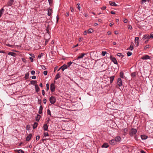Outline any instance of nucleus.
Wrapping results in <instances>:
<instances>
[{
    "instance_id": "f257e3e1",
    "label": "nucleus",
    "mask_w": 153,
    "mask_h": 153,
    "mask_svg": "<svg viewBox=\"0 0 153 153\" xmlns=\"http://www.w3.org/2000/svg\"><path fill=\"white\" fill-rule=\"evenodd\" d=\"M85 54L82 53L78 56L76 59L74 60L73 61L76 63H80V59L82 58L85 56Z\"/></svg>"
},
{
    "instance_id": "f03ea898",
    "label": "nucleus",
    "mask_w": 153,
    "mask_h": 153,
    "mask_svg": "<svg viewBox=\"0 0 153 153\" xmlns=\"http://www.w3.org/2000/svg\"><path fill=\"white\" fill-rule=\"evenodd\" d=\"M137 130L135 128H132L130 131L129 134L131 136H132L137 132Z\"/></svg>"
},
{
    "instance_id": "7ed1b4c3",
    "label": "nucleus",
    "mask_w": 153,
    "mask_h": 153,
    "mask_svg": "<svg viewBox=\"0 0 153 153\" xmlns=\"http://www.w3.org/2000/svg\"><path fill=\"white\" fill-rule=\"evenodd\" d=\"M50 101L51 103L53 104L55 102L56 99L54 97L51 96L50 98Z\"/></svg>"
},
{
    "instance_id": "20e7f679",
    "label": "nucleus",
    "mask_w": 153,
    "mask_h": 153,
    "mask_svg": "<svg viewBox=\"0 0 153 153\" xmlns=\"http://www.w3.org/2000/svg\"><path fill=\"white\" fill-rule=\"evenodd\" d=\"M117 84L119 86H121L122 85V81L120 78H118L117 80Z\"/></svg>"
},
{
    "instance_id": "39448f33",
    "label": "nucleus",
    "mask_w": 153,
    "mask_h": 153,
    "mask_svg": "<svg viewBox=\"0 0 153 153\" xmlns=\"http://www.w3.org/2000/svg\"><path fill=\"white\" fill-rule=\"evenodd\" d=\"M50 89L51 92H54L55 90V87L54 84L52 83L50 85Z\"/></svg>"
},
{
    "instance_id": "423d86ee",
    "label": "nucleus",
    "mask_w": 153,
    "mask_h": 153,
    "mask_svg": "<svg viewBox=\"0 0 153 153\" xmlns=\"http://www.w3.org/2000/svg\"><path fill=\"white\" fill-rule=\"evenodd\" d=\"M111 60L115 64H117V62L116 59L114 57H113L111 56H110Z\"/></svg>"
},
{
    "instance_id": "0eeeda50",
    "label": "nucleus",
    "mask_w": 153,
    "mask_h": 153,
    "mask_svg": "<svg viewBox=\"0 0 153 153\" xmlns=\"http://www.w3.org/2000/svg\"><path fill=\"white\" fill-rule=\"evenodd\" d=\"M109 143L111 145H114L116 144V142L114 139H112L111 140H110Z\"/></svg>"
},
{
    "instance_id": "6e6552de",
    "label": "nucleus",
    "mask_w": 153,
    "mask_h": 153,
    "mask_svg": "<svg viewBox=\"0 0 153 153\" xmlns=\"http://www.w3.org/2000/svg\"><path fill=\"white\" fill-rule=\"evenodd\" d=\"M114 139L116 142H120L121 140V139L120 137L118 136L115 137Z\"/></svg>"
},
{
    "instance_id": "1a4fd4ad",
    "label": "nucleus",
    "mask_w": 153,
    "mask_h": 153,
    "mask_svg": "<svg viewBox=\"0 0 153 153\" xmlns=\"http://www.w3.org/2000/svg\"><path fill=\"white\" fill-rule=\"evenodd\" d=\"M13 0H10L7 3V6H10L13 4Z\"/></svg>"
},
{
    "instance_id": "9d476101",
    "label": "nucleus",
    "mask_w": 153,
    "mask_h": 153,
    "mask_svg": "<svg viewBox=\"0 0 153 153\" xmlns=\"http://www.w3.org/2000/svg\"><path fill=\"white\" fill-rule=\"evenodd\" d=\"M141 59L143 60L150 59V57L148 55H145V56H142Z\"/></svg>"
},
{
    "instance_id": "9b49d317",
    "label": "nucleus",
    "mask_w": 153,
    "mask_h": 153,
    "mask_svg": "<svg viewBox=\"0 0 153 153\" xmlns=\"http://www.w3.org/2000/svg\"><path fill=\"white\" fill-rule=\"evenodd\" d=\"M32 134H29L26 137V140L27 141H29L32 137Z\"/></svg>"
},
{
    "instance_id": "f8f14e48",
    "label": "nucleus",
    "mask_w": 153,
    "mask_h": 153,
    "mask_svg": "<svg viewBox=\"0 0 153 153\" xmlns=\"http://www.w3.org/2000/svg\"><path fill=\"white\" fill-rule=\"evenodd\" d=\"M61 68H62V71H64L65 69H66L67 68H68V66L67 65L65 64H64V65L61 66Z\"/></svg>"
},
{
    "instance_id": "ddd939ff",
    "label": "nucleus",
    "mask_w": 153,
    "mask_h": 153,
    "mask_svg": "<svg viewBox=\"0 0 153 153\" xmlns=\"http://www.w3.org/2000/svg\"><path fill=\"white\" fill-rule=\"evenodd\" d=\"M109 3L110 5H111L114 6H117V5L114 2L110 1L109 2Z\"/></svg>"
},
{
    "instance_id": "4468645a",
    "label": "nucleus",
    "mask_w": 153,
    "mask_h": 153,
    "mask_svg": "<svg viewBox=\"0 0 153 153\" xmlns=\"http://www.w3.org/2000/svg\"><path fill=\"white\" fill-rule=\"evenodd\" d=\"M8 55H11L13 56H15L16 55V54L14 52H10L8 53Z\"/></svg>"
},
{
    "instance_id": "2eb2a0df",
    "label": "nucleus",
    "mask_w": 153,
    "mask_h": 153,
    "mask_svg": "<svg viewBox=\"0 0 153 153\" xmlns=\"http://www.w3.org/2000/svg\"><path fill=\"white\" fill-rule=\"evenodd\" d=\"M35 86L36 91V92H38L39 90V87L38 85H35Z\"/></svg>"
},
{
    "instance_id": "dca6fc26",
    "label": "nucleus",
    "mask_w": 153,
    "mask_h": 153,
    "mask_svg": "<svg viewBox=\"0 0 153 153\" xmlns=\"http://www.w3.org/2000/svg\"><path fill=\"white\" fill-rule=\"evenodd\" d=\"M109 146V145L108 143H105L102 146V148H107Z\"/></svg>"
},
{
    "instance_id": "f3484780",
    "label": "nucleus",
    "mask_w": 153,
    "mask_h": 153,
    "mask_svg": "<svg viewBox=\"0 0 153 153\" xmlns=\"http://www.w3.org/2000/svg\"><path fill=\"white\" fill-rule=\"evenodd\" d=\"M48 15L49 16H50L52 13V10L50 8H49L48 9Z\"/></svg>"
},
{
    "instance_id": "a211bd4d",
    "label": "nucleus",
    "mask_w": 153,
    "mask_h": 153,
    "mask_svg": "<svg viewBox=\"0 0 153 153\" xmlns=\"http://www.w3.org/2000/svg\"><path fill=\"white\" fill-rule=\"evenodd\" d=\"M48 126L47 124H44L43 126V128L45 131H47Z\"/></svg>"
},
{
    "instance_id": "6ab92c4d",
    "label": "nucleus",
    "mask_w": 153,
    "mask_h": 153,
    "mask_svg": "<svg viewBox=\"0 0 153 153\" xmlns=\"http://www.w3.org/2000/svg\"><path fill=\"white\" fill-rule=\"evenodd\" d=\"M76 62H68L67 63V65H68V67H69L71 65V64H72V63H74V64H76V65H78V64H76Z\"/></svg>"
},
{
    "instance_id": "aec40b11",
    "label": "nucleus",
    "mask_w": 153,
    "mask_h": 153,
    "mask_svg": "<svg viewBox=\"0 0 153 153\" xmlns=\"http://www.w3.org/2000/svg\"><path fill=\"white\" fill-rule=\"evenodd\" d=\"M88 33H93L94 31L91 28H89L88 30Z\"/></svg>"
},
{
    "instance_id": "412c9836",
    "label": "nucleus",
    "mask_w": 153,
    "mask_h": 153,
    "mask_svg": "<svg viewBox=\"0 0 153 153\" xmlns=\"http://www.w3.org/2000/svg\"><path fill=\"white\" fill-rule=\"evenodd\" d=\"M40 116L39 114H38L36 118V121H39L40 118Z\"/></svg>"
},
{
    "instance_id": "4be33fe9",
    "label": "nucleus",
    "mask_w": 153,
    "mask_h": 153,
    "mask_svg": "<svg viewBox=\"0 0 153 153\" xmlns=\"http://www.w3.org/2000/svg\"><path fill=\"white\" fill-rule=\"evenodd\" d=\"M42 109L43 108L42 107V106H40L39 111V114H41L42 113Z\"/></svg>"
},
{
    "instance_id": "5701e85b",
    "label": "nucleus",
    "mask_w": 153,
    "mask_h": 153,
    "mask_svg": "<svg viewBox=\"0 0 153 153\" xmlns=\"http://www.w3.org/2000/svg\"><path fill=\"white\" fill-rule=\"evenodd\" d=\"M38 124L37 123L35 122L33 125V129L36 128L38 126Z\"/></svg>"
},
{
    "instance_id": "b1692460",
    "label": "nucleus",
    "mask_w": 153,
    "mask_h": 153,
    "mask_svg": "<svg viewBox=\"0 0 153 153\" xmlns=\"http://www.w3.org/2000/svg\"><path fill=\"white\" fill-rule=\"evenodd\" d=\"M141 137L142 140H145L147 138V137L145 135H141Z\"/></svg>"
},
{
    "instance_id": "393cba45",
    "label": "nucleus",
    "mask_w": 153,
    "mask_h": 153,
    "mask_svg": "<svg viewBox=\"0 0 153 153\" xmlns=\"http://www.w3.org/2000/svg\"><path fill=\"white\" fill-rule=\"evenodd\" d=\"M60 75H59V73H57V74L55 76V79H58L60 77Z\"/></svg>"
},
{
    "instance_id": "a878e982",
    "label": "nucleus",
    "mask_w": 153,
    "mask_h": 153,
    "mask_svg": "<svg viewBox=\"0 0 153 153\" xmlns=\"http://www.w3.org/2000/svg\"><path fill=\"white\" fill-rule=\"evenodd\" d=\"M114 77H115L114 76H111L110 77V83H112V82H113V81L114 80Z\"/></svg>"
},
{
    "instance_id": "bb28decb",
    "label": "nucleus",
    "mask_w": 153,
    "mask_h": 153,
    "mask_svg": "<svg viewBox=\"0 0 153 153\" xmlns=\"http://www.w3.org/2000/svg\"><path fill=\"white\" fill-rule=\"evenodd\" d=\"M4 9L3 8H2L0 10V18L3 12H4Z\"/></svg>"
},
{
    "instance_id": "cd10ccee",
    "label": "nucleus",
    "mask_w": 153,
    "mask_h": 153,
    "mask_svg": "<svg viewBox=\"0 0 153 153\" xmlns=\"http://www.w3.org/2000/svg\"><path fill=\"white\" fill-rule=\"evenodd\" d=\"M133 49V45L131 44L129 48H127V50H132Z\"/></svg>"
},
{
    "instance_id": "c85d7f7f",
    "label": "nucleus",
    "mask_w": 153,
    "mask_h": 153,
    "mask_svg": "<svg viewBox=\"0 0 153 153\" xmlns=\"http://www.w3.org/2000/svg\"><path fill=\"white\" fill-rule=\"evenodd\" d=\"M120 76L121 78H124V74L122 71L120 72Z\"/></svg>"
},
{
    "instance_id": "c756f323",
    "label": "nucleus",
    "mask_w": 153,
    "mask_h": 153,
    "mask_svg": "<svg viewBox=\"0 0 153 153\" xmlns=\"http://www.w3.org/2000/svg\"><path fill=\"white\" fill-rule=\"evenodd\" d=\"M29 73H26L25 74V79H27L28 78L29 76Z\"/></svg>"
},
{
    "instance_id": "7c9ffc66",
    "label": "nucleus",
    "mask_w": 153,
    "mask_h": 153,
    "mask_svg": "<svg viewBox=\"0 0 153 153\" xmlns=\"http://www.w3.org/2000/svg\"><path fill=\"white\" fill-rule=\"evenodd\" d=\"M37 82L36 81H35L34 80H32L30 82L31 84L32 85H34Z\"/></svg>"
},
{
    "instance_id": "2f4dec72",
    "label": "nucleus",
    "mask_w": 153,
    "mask_h": 153,
    "mask_svg": "<svg viewBox=\"0 0 153 153\" xmlns=\"http://www.w3.org/2000/svg\"><path fill=\"white\" fill-rule=\"evenodd\" d=\"M136 74L135 72H133L131 74V76L132 77H134L136 76Z\"/></svg>"
},
{
    "instance_id": "473e14b6",
    "label": "nucleus",
    "mask_w": 153,
    "mask_h": 153,
    "mask_svg": "<svg viewBox=\"0 0 153 153\" xmlns=\"http://www.w3.org/2000/svg\"><path fill=\"white\" fill-rule=\"evenodd\" d=\"M46 90L47 91H48L49 90V85L48 83H47L46 84Z\"/></svg>"
},
{
    "instance_id": "72a5a7b5",
    "label": "nucleus",
    "mask_w": 153,
    "mask_h": 153,
    "mask_svg": "<svg viewBox=\"0 0 153 153\" xmlns=\"http://www.w3.org/2000/svg\"><path fill=\"white\" fill-rule=\"evenodd\" d=\"M107 53V52L106 51H102V55L103 56H104Z\"/></svg>"
},
{
    "instance_id": "f704fd0d",
    "label": "nucleus",
    "mask_w": 153,
    "mask_h": 153,
    "mask_svg": "<svg viewBox=\"0 0 153 153\" xmlns=\"http://www.w3.org/2000/svg\"><path fill=\"white\" fill-rule=\"evenodd\" d=\"M17 151L18 153H24V152L21 149L18 150Z\"/></svg>"
},
{
    "instance_id": "c9c22d12",
    "label": "nucleus",
    "mask_w": 153,
    "mask_h": 153,
    "mask_svg": "<svg viewBox=\"0 0 153 153\" xmlns=\"http://www.w3.org/2000/svg\"><path fill=\"white\" fill-rule=\"evenodd\" d=\"M77 7L78 8L79 10H80V4L78 3L76 5Z\"/></svg>"
},
{
    "instance_id": "e433bc0d",
    "label": "nucleus",
    "mask_w": 153,
    "mask_h": 153,
    "mask_svg": "<svg viewBox=\"0 0 153 153\" xmlns=\"http://www.w3.org/2000/svg\"><path fill=\"white\" fill-rule=\"evenodd\" d=\"M117 55L118 56H122V57H123L124 56L121 53H118L117 54Z\"/></svg>"
},
{
    "instance_id": "4c0bfd02",
    "label": "nucleus",
    "mask_w": 153,
    "mask_h": 153,
    "mask_svg": "<svg viewBox=\"0 0 153 153\" xmlns=\"http://www.w3.org/2000/svg\"><path fill=\"white\" fill-rule=\"evenodd\" d=\"M132 54V53L130 52H128L127 53L128 56H129Z\"/></svg>"
},
{
    "instance_id": "58836bf2",
    "label": "nucleus",
    "mask_w": 153,
    "mask_h": 153,
    "mask_svg": "<svg viewBox=\"0 0 153 153\" xmlns=\"http://www.w3.org/2000/svg\"><path fill=\"white\" fill-rule=\"evenodd\" d=\"M44 136L45 137L48 136V134L47 132H45L44 133Z\"/></svg>"
},
{
    "instance_id": "ea45409f",
    "label": "nucleus",
    "mask_w": 153,
    "mask_h": 153,
    "mask_svg": "<svg viewBox=\"0 0 153 153\" xmlns=\"http://www.w3.org/2000/svg\"><path fill=\"white\" fill-rule=\"evenodd\" d=\"M47 114L51 116V111L49 109H48L47 110Z\"/></svg>"
},
{
    "instance_id": "a19ab883",
    "label": "nucleus",
    "mask_w": 153,
    "mask_h": 153,
    "mask_svg": "<svg viewBox=\"0 0 153 153\" xmlns=\"http://www.w3.org/2000/svg\"><path fill=\"white\" fill-rule=\"evenodd\" d=\"M48 71H45L43 72V74L45 75H46L47 74Z\"/></svg>"
},
{
    "instance_id": "79ce46f5",
    "label": "nucleus",
    "mask_w": 153,
    "mask_h": 153,
    "mask_svg": "<svg viewBox=\"0 0 153 153\" xmlns=\"http://www.w3.org/2000/svg\"><path fill=\"white\" fill-rule=\"evenodd\" d=\"M41 68L43 70H45L46 69V68H45V67L43 65H42L41 66Z\"/></svg>"
},
{
    "instance_id": "37998d69",
    "label": "nucleus",
    "mask_w": 153,
    "mask_h": 153,
    "mask_svg": "<svg viewBox=\"0 0 153 153\" xmlns=\"http://www.w3.org/2000/svg\"><path fill=\"white\" fill-rule=\"evenodd\" d=\"M88 33L87 30H85L83 32V34L84 35H86Z\"/></svg>"
},
{
    "instance_id": "c03bdc74",
    "label": "nucleus",
    "mask_w": 153,
    "mask_h": 153,
    "mask_svg": "<svg viewBox=\"0 0 153 153\" xmlns=\"http://www.w3.org/2000/svg\"><path fill=\"white\" fill-rule=\"evenodd\" d=\"M139 39V38L138 37H136L135 39V42H137V41H138Z\"/></svg>"
},
{
    "instance_id": "a18cd8bd",
    "label": "nucleus",
    "mask_w": 153,
    "mask_h": 153,
    "mask_svg": "<svg viewBox=\"0 0 153 153\" xmlns=\"http://www.w3.org/2000/svg\"><path fill=\"white\" fill-rule=\"evenodd\" d=\"M128 28L129 29L131 30L132 29V27L131 25H129L128 26Z\"/></svg>"
},
{
    "instance_id": "49530a36",
    "label": "nucleus",
    "mask_w": 153,
    "mask_h": 153,
    "mask_svg": "<svg viewBox=\"0 0 153 153\" xmlns=\"http://www.w3.org/2000/svg\"><path fill=\"white\" fill-rule=\"evenodd\" d=\"M44 103L45 104L46 102V100L45 99H44L43 100Z\"/></svg>"
},
{
    "instance_id": "de8ad7c7",
    "label": "nucleus",
    "mask_w": 153,
    "mask_h": 153,
    "mask_svg": "<svg viewBox=\"0 0 153 153\" xmlns=\"http://www.w3.org/2000/svg\"><path fill=\"white\" fill-rule=\"evenodd\" d=\"M106 7L105 6H104L101 8V9L103 10H105V9H106Z\"/></svg>"
},
{
    "instance_id": "09e8293b",
    "label": "nucleus",
    "mask_w": 153,
    "mask_h": 153,
    "mask_svg": "<svg viewBox=\"0 0 153 153\" xmlns=\"http://www.w3.org/2000/svg\"><path fill=\"white\" fill-rule=\"evenodd\" d=\"M40 138V136H37L36 138V140H38Z\"/></svg>"
},
{
    "instance_id": "8fccbe9b",
    "label": "nucleus",
    "mask_w": 153,
    "mask_h": 153,
    "mask_svg": "<svg viewBox=\"0 0 153 153\" xmlns=\"http://www.w3.org/2000/svg\"><path fill=\"white\" fill-rule=\"evenodd\" d=\"M31 73L32 75H34L35 74V71H32Z\"/></svg>"
},
{
    "instance_id": "3c124183",
    "label": "nucleus",
    "mask_w": 153,
    "mask_h": 153,
    "mask_svg": "<svg viewBox=\"0 0 153 153\" xmlns=\"http://www.w3.org/2000/svg\"><path fill=\"white\" fill-rule=\"evenodd\" d=\"M147 34L144 35L143 36V39H146V37H147Z\"/></svg>"
},
{
    "instance_id": "603ef678",
    "label": "nucleus",
    "mask_w": 153,
    "mask_h": 153,
    "mask_svg": "<svg viewBox=\"0 0 153 153\" xmlns=\"http://www.w3.org/2000/svg\"><path fill=\"white\" fill-rule=\"evenodd\" d=\"M123 22L125 23L127 22L128 20L126 19H124Z\"/></svg>"
},
{
    "instance_id": "864d4df0",
    "label": "nucleus",
    "mask_w": 153,
    "mask_h": 153,
    "mask_svg": "<svg viewBox=\"0 0 153 153\" xmlns=\"http://www.w3.org/2000/svg\"><path fill=\"white\" fill-rule=\"evenodd\" d=\"M29 59L30 60L31 62H33V59L32 57H30Z\"/></svg>"
},
{
    "instance_id": "5fc2aeb1",
    "label": "nucleus",
    "mask_w": 153,
    "mask_h": 153,
    "mask_svg": "<svg viewBox=\"0 0 153 153\" xmlns=\"http://www.w3.org/2000/svg\"><path fill=\"white\" fill-rule=\"evenodd\" d=\"M149 37H150L151 38H153V34L152 33H151L150 34Z\"/></svg>"
},
{
    "instance_id": "6e6d98bb",
    "label": "nucleus",
    "mask_w": 153,
    "mask_h": 153,
    "mask_svg": "<svg viewBox=\"0 0 153 153\" xmlns=\"http://www.w3.org/2000/svg\"><path fill=\"white\" fill-rule=\"evenodd\" d=\"M30 55L32 57L35 58V56L33 54L31 53L30 54Z\"/></svg>"
},
{
    "instance_id": "4d7b16f0",
    "label": "nucleus",
    "mask_w": 153,
    "mask_h": 153,
    "mask_svg": "<svg viewBox=\"0 0 153 153\" xmlns=\"http://www.w3.org/2000/svg\"><path fill=\"white\" fill-rule=\"evenodd\" d=\"M31 78L32 79H35L36 78V76H33Z\"/></svg>"
},
{
    "instance_id": "13d9d810",
    "label": "nucleus",
    "mask_w": 153,
    "mask_h": 153,
    "mask_svg": "<svg viewBox=\"0 0 153 153\" xmlns=\"http://www.w3.org/2000/svg\"><path fill=\"white\" fill-rule=\"evenodd\" d=\"M149 45H147L145 47V49H147L149 48Z\"/></svg>"
},
{
    "instance_id": "bf43d9fd",
    "label": "nucleus",
    "mask_w": 153,
    "mask_h": 153,
    "mask_svg": "<svg viewBox=\"0 0 153 153\" xmlns=\"http://www.w3.org/2000/svg\"><path fill=\"white\" fill-rule=\"evenodd\" d=\"M83 39V38H80L79 39V42L82 41Z\"/></svg>"
},
{
    "instance_id": "052dcab7",
    "label": "nucleus",
    "mask_w": 153,
    "mask_h": 153,
    "mask_svg": "<svg viewBox=\"0 0 153 153\" xmlns=\"http://www.w3.org/2000/svg\"><path fill=\"white\" fill-rule=\"evenodd\" d=\"M42 94L43 95H45V91L44 90H42Z\"/></svg>"
},
{
    "instance_id": "680f3d73",
    "label": "nucleus",
    "mask_w": 153,
    "mask_h": 153,
    "mask_svg": "<svg viewBox=\"0 0 153 153\" xmlns=\"http://www.w3.org/2000/svg\"><path fill=\"white\" fill-rule=\"evenodd\" d=\"M136 42V45H137V46H138L139 44V42L138 41H137L135 42Z\"/></svg>"
},
{
    "instance_id": "e2e57ef3",
    "label": "nucleus",
    "mask_w": 153,
    "mask_h": 153,
    "mask_svg": "<svg viewBox=\"0 0 153 153\" xmlns=\"http://www.w3.org/2000/svg\"><path fill=\"white\" fill-rule=\"evenodd\" d=\"M150 38V37H149V36L147 35L146 37V39L148 40Z\"/></svg>"
},
{
    "instance_id": "0e129e2a",
    "label": "nucleus",
    "mask_w": 153,
    "mask_h": 153,
    "mask_svg": "<svg viewBox=\"0 0 153 153\" xmlns=\"http://www.w3.org/2000/svg\"><path fill=\"white\" fill-rule=\"evenodd\" d=\"M71 12H73L74 11V9L73 8L71 7Z\"/></svg>"
},
{
    "instance_id": "69168bd1",
    "label": "nucleus",
    "mask_w": 153,
    "mask_h": 153,
    "mask_svg": "<svg viewBox=\"0 0 153 153\" xmlns=\"http://www.w3.org/2000/svg\"><path fill=\"white\" fill-rule=\"evenodd\" d=\"M56 19H57V22H58V20H59V16L58 15H57L56 16Z\"/></svg>"
},
{
    "instance_id": "338daca9",
    "label": "nucleus",
    "mask_w": 153,
    "mask_h": 153,
    "mask_svg": "<svg viewBox=\"0 0 153 153\" xmlns=\"http://www.w3.org/2000/svg\"><path fill=\"white\" fill-rule=\"evenodd\" d=\"M65 15L67 16H68L69 15V13L68 12H67L66 13Z\"/></svg>"
},
{
    "instance_id": "774afa93",
    "label": "nucleus",
    "mask_w": 153,
    "mask_h": 153,
    "mask_svg": "<svg viewBox=\"0 0 153 153\" xmlns=\"http://www.w3.org/2000/svg\"><path fill=\"white\" fill-rule=\"evenodd\" d=\"M111 13L112 14H115V13L114 12L111 11Z\"/></svg>"
}]
</instances>
